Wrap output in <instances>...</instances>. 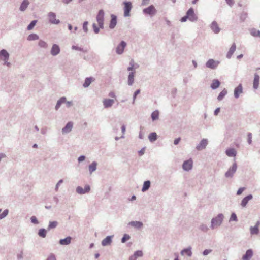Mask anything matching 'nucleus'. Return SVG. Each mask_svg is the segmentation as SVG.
Returning a JSON list of instances; mask_svg holds the SVG:
<instances>
[{"mask_svg":"<svg viewBox=\"0 0 260 260\" xmlns=\"http://www.w3.org/2000/svg\"><path fill=\"white\" fill-rule=\"evenodd\" d=\"M220 61L218 60H215L213 59H209L206 62V67L208 68L214 70L217 68L219 64Z\"/></svg>","mask_w":260,"mask_h":260,"instance_id":"obj_5","label":"nucleus"},{"mask_svg":"<svg viewBox=\"0 0 260 260\" xmlns=\"http://www.w3.org/2000/svg\"><path fill=\"white\" fill-rule=\"evenodd\" d=\"M103 105L105 108H108L111 107L114 103L113 99H104L103 101Z\"/></svg>","mask_w":260,"mask_h":260,"instance_id":"obj_20","label":"nucleus"},{"mask_svg":"<svg viewBox=\"0 0 260 260\" xmlns=\"http://www.w3.org/2000/svg\"><path fill=\"white\" fill-rule=\"evenodd\" d=\"M141 92V90L140 89H137L136 90L134 94H133V102L132 103L134 104L135 103V100L136 99V97L137 96L138 94H139Z\"/></svg>","mask_w":260,"mask_h":260,"instance_id":"obj_52","label":"nucleus"},{"mask_svg":"<svg viewBox=\"0 0 260 260\" xmlns=\"http://www.w3.org/2000/svg\"><path fill=\"white\" fill-rule=\"evenodd\" d=\"M85 158L86 157L85 155H81L78 158V161L79 163L81 162L85 159Z\"/></svg>","mask_w":260,"mask_h":260,"instance_id":"obj_64","label":"nucleus"},{"mask_svg":"<svg viewBox=\"0 0 260 260\" xmlns=\"http://www.w3.org/2000/svg\"><path fill=\"white\" fill-rule=\"evenodd\" d=\"M66 102V98L65 96H62L60 98L57 102L56 106L55 107V110H58L60 108V106L62 104L65 103Z\"/></svg>","mask_w":260,"mask_h":260,"instance_id":"obj_32","label":"nucleus"},{"mask_svg":"<svg viewBox=\"0 0 260 260\" xmlns=\"http://www.w3.org/2000/svg\"><path fill=\"white\" fill-rule=\"evenodd\" d=\"M63 180L62 179H60L58 181V182L57 183L56 186H55V190L57 191H58V188H59V185L63 183Z\"/></svg>","mask_w":260,"mask_h":260,"instance_id":"obj_61","label":"nucleus"},{"mask_svg":"<svg viewBox=\"0 0 260 260\" xmlns=\"http://www.w3.org/2000/svg\"><path fill=\"white\" fill-rule=\"evenodd\" d=\"M208 142V141L207 139H202L199 144L197 145L196 149L198 151L204 149L206 147Z\"/></svg>","mask_w":260,"mask_h":260,"instance_id":"obj_11","label":"nucleus"},{"mask_svg":"<svg viewBox=\"0 0 260 260\" xmlns=\"http://www.w3.org/2000/svg\"><path fill=\"white\" fill-rule=\"evenodd\" d=\"M73 123L72 122L70 121L68 122L65 126L62 129V134H68L70 132L73 128Z\"/></svg>","mask_w":260,"mask_h":260,"instance_id":"obj_15","label":"nucleus"},{"mask_svg":"<svg viewBox=\"0 0 260 260\" xmlns=\"http://www.w3.org/2000/svg\"><path fill=\"white\" fill-rule=\"evenodd\" d=\"M250 34L253 37H260V30L252 28L250 30Z\"/></svg>","mask_w":260,"mask_h":260,"instance_id":"obj_44","label":"nucleus"},{"mask_svg":"<svg viewBox=\"0 0 260 260\" xmlns=\"http://www.w3.org/2000/svg\"><path fill=\"white\" fill-rule=\"evenodd\" d=\"M156 12L157 10L153 5H151L143 10L144 14L149 15L151 17L155 15Z\"/></svg>","mask_w":260,"mask_h":260,"instance_id":"obj_3","label":"nucleus"},{"mask_svg":"<svg viewBox=\"0 0 260 260\" xmlns=\"http://www.w3.org/2000/svg\"><path fill=\"white\" fill-rule=\"evenodd\" d=\"M193 161L191 159L185 160L182 164V168L184 171H189L192 168Z\"/></svg>","mask_w":260,"mask_h":260,"instance_id":"obj_10","label":"nucleus"},{"mask_svg":"<svg viewBox=\"0 0 260 260\" xmlns=\"http://www.w3.org/2000/svg\"><path fill=\"white\" fill-rule=\"evenodd\" d=\"M72 49V50H78V51H82L84 53H87L88 52V50L87 49H85L82 47H79L77 45H73L71 47Z\"/></svg>","mask_w":260,"mask_h":260,"instance_id":"obj_42","label":"nucleus"},{"mask_svg":"<svg viewBox=\"0 0 260 260\" xmlns=\"http://www.w3.org/2000/svg\"><path fill=\"white\" fill-rule=\"evenodd\" d=\"M98 163L96 161H94L89 165V172L90 174H92L97 169Z\"/></svg>","mask_w":260,"mask_h":260,"instance_id":"obj_30","label":"nucleus"},{"mask_svg":"<svg viewBox=\"0 0 260 260\" xmlns=\"http://www.w3.org/2000/svg\"><path fill=\"white\" fill-rule=\"evenodd\" d=\"M49 22L52 24H58L60 23L59 19L56 18V14L54 12H50L48 14Z\"/></svg>","mask_w":260,"mask_h":260,"instance_id":"obj_7","label":"nucleus"},{"mask_svg":"<svg viewBox=\"0 0 260 260\" xmlns=\"http://www.w3.org/2000/svg\"><path fill=\"white\" fill-rule=\"evenodd\" d=\"M9 53L6 50L3 49L0 50V60H9Z\"/></svg>","mask_w":260,"mask_h":260,"instance_id":"obj_17","label":"nucleus"},{"mask_svg":"<svg viewBox=\"0 0 260 260\" xmlns=\"http://www.w3.org/2000/svg\"><path fill=\"white\" fill-rule=\"evenodd\" d=\"M253 198V196L252 194H248L247 196H246L245 197H244L242 201H241V205L243 207H245L248 201L250 200H251Z\"/></svg>","mask_w":260,"mask_h":260,"instance_id":"obj_26","label":"nucleus"},{"mask_svg":"<svg viewBox=\"0 0 260 260\" xmlns=\"http://www.w3.org/2000/svg\"><path fill=\"white\" fill-rule=\"evenodd\" d=\"M159 112L157 110L153 111L151 114V117L153 121L157 120L159 118Z\"/></svg>","mask_w":260,"mask_h":260,"instance_id":"obj_37","label":"nucleus"},{"mask_svg":"<svg viewBox=\"0 0 260 260\" xmlns=\"http://www.w3.org/2000/svg\"><path fill=\"white\" fill-rule=\"evenodd\" d=\"M92 80H93L92 77L86 78L85 79L84 82L83 84V87L85 88L88 87L91 84Z\"/></svg>","mask_w":260,"mask_h":260,"instance_id":"obj_40","label":"nucleus"},{"mask_svg":"<svg viewBox=\"0 0 260 260\" xmlns=\"http://www.w3.org/2000/svg\"><path fill=\"white\" fill-rule=\"evenodd\" d=\"M237 169V166L236 162H234L232 166L230 167L225 173V176L226 178L233 177Z\"/></svg>","mask_w":260,"mask_h":260,"instance_id":"obj_6","label":"nucleus"},{"mask_svg":"<svg viewBox=\"0 0 260 260\" xmlns=\"http://www.w3.org/2000/svg\"><path fill=\"white\" fill-rule=\"evenodd\" d=\"M245 187H240L238 189V190H237V195H240L242 193V192L244 191V190H245Z\"/></svg>","mask_w":260,"mask_h":260,"instance_id":"obj_62","label":"nucleus"},{"mask_svg":"<svg viewBox=\"0 0 260 260\" xmlns=\"http://www.w3.org/2000/svg\"><path fill=\"white\" fill-rule=\"evenodd\" d=\"M237 221L238 218L237 216L235 213L233 212L231 215L230 218V221Z\"/></svg>","mask_w":260,"mask_h":260,"instance_id":"obj_53","label":"nucleus"},{"mask_svg":"<svg viewBox=\"0 0 260 260\" xmlns=\"http://www.w3.org/2000/svg\"><path fill=\"white\" fill-rule=\"evenodd\" d=\"M210 28L212 30V31L216 34H218L220 31V28H219L217 23L215 21H213L211 25Z\"/></svg>","mask_w":260,"mask_h":260,"instance_id":"obj_14","label":"nucleus"},{"mask_svg":"<svg viewBox=\"0 0 260 260\" xmlns=\"http://www.w3.org/2000/svg\"><path fill=\"white\" fill-rule=\"evenodd\" d=\"M72 237L68 236L63 239H61L59 241V244L61 245H68L71 242Z\"/></svg>","mask_w":260,"mask_h":260,"instance_id":"obj_23","label":"nucleus"},{"mask_svg":"<svg viewBox=\"0 0 260 260\" xmlns=\"http://www.w3.org/2000/svg\"><path fill=\"white\" fill-rule=\"evenodd\" d=\"M121 132L122 133V135L120 137L121 138H124V135L125 134V131H126V126L125 125H122L121 126Z\"/></svg>","mask_w":260,"mask_h":260,"instance_id":"obj_59","label":"nucleus"},{"mask_svg":"<svg viewBox=\"0 0 260 260\" xmlns=\"http://www.w3.org/2000/svg\"><path fill=\"white\" fill-rule=\"evenodd\" d=\"M29 5V2L28 0H23L20 4L19 10L22 12L24 11L27 9Z\"/></svg>","mask_w":260,"mask_h":260,"instance_id":"obj_28","label":"nucleus"},{"mask_svg":"<svg viewBox=\"0 0 260 260\" xmlns=\"http://www.w3.org/2000/svg\"><path fill=\"white\" fill-rule=\"evenodd\" d=\"M260 77L257 73H255L254 76V79L253 81V88L254 89H258L259 87Z\"/></svg>","mask_w":260,"mask_h":260,"instance_id":"obj_19","label":"nucleus"},{"mask_svg":"<svg viewBox=\"0 0 260 260\" xmlns=\"http://www.w3.org/2000/svg\"><path fill=\"white\" fill-rule=\"evenodd\" d=\"M37 22V20H34L28 24V25L27 27V29L28 30H30L33 29V28L36 25V23Z\"/></svg>","mask_w":260,"mask_h":260,"instance_id":"obj_45","label":"nucleus"},{"mask_svg":"<svg viewBox=\"0 0 260 260\" xmlns=\"http://www.w3.org/2000/svg\"><path fill=\"white\" fill-rule=\"evenodd\" d=\"M236 49V46L235 43H234L232 46H231L229 51L228 52L226 57L230 59L232 56L233 54H234V52L235 51Z\"/></svg>","mask_w":260,"mask_h":260,"instance_id":"obj_24","label":"nucleus"},{"mask_svg":"<svg viewBox=\"0 0 260 260\" xmlns=\"http://www.w3.org/2000/svg\"><path fill=\"white\" fill-rule=\"evenodd\" d=\"M242 92H243L242 85L241 84H240L234 89V97L236 99H238L239 97L240 93H242Z\"/></svg>","mask_w":260,"mask_h":260,"instance_id":"obj_18","label":"nucleus"},{"mask_svg":"<svg viewBox=\"0 0 260 260\" xmlns=\"http://www.w3.org/2000/svg\"><path fill=\"white\" fill-rule=\"evenodd\" d=\"M126 43L124 41H121L116 48V53L118 55L122 54L126 46Z\"/></svg>","mask_w":260,"mask_h":260,"instance_id":"obj_8","label":"nucleus"},{"mask_svg":"<svg viewBox=\"0 0 260 260\" xmlns=\"http://www.w3.org/2000/svg\"><path fill=\"white\" fill-rule=\"evenodd\" d=\"M39 38V36L36 34H31L27 38V40L28 41H34L38 40Z\"/></svg>","mask_w":260,"mask_h":260,"instance_id":"obj_43","label":"nucleus"},{"mask_svg":"<svg viewBox=\"0 0 260 260\" xmlns=\"http://www.w3.org/2000/svg\"><path fill=\"white\" fill-rule=\"evenodd\" d=\"M47 230L44 228L39 229L38 233V235L42 238L46 237L47 235Z\"/></svg>","mask_w":260,"mask_h":260,"instance_id":"obj_41","label":"nucleus"},{"mask_svg":"<svg viewBox=\"0 0 260 260\" xmlns=\"http://www.w3.org/2000/svg\"><path fill=\"white\" fill-rule=\"evenodd\" d=\"M104 15L105 13L103 9H101L99 11L98 13L96 15V19L97 22L99 21H104Z\"/></svg>","mask_w":260,"mask_h":260,"instance_id":"obj_27","label":"nucleus"},{"mask_svg":"<svg viewBox=\"0 0 260 260\" xmlns=\"http://www.w3.org/2000/svg\"><path fill=\"white\" fill-rule=\"evenodd\" d=\"M149 141L151 142H153L156 141L157 139V135L155 132L151 133L148 136Z\"/></svg>","mask_w":260,"mask_h":260,"instance_id":"obj_39","label":"nucleus"},{"mask_svg":"<svg viewBox=\"0 0 260 260\" xmlns=\"http://www.w3.org/2000/svg\"><path fill=\"white\" fill-rule=\"evenodd\" d=\"M247 142L249 144H251L252 143V134L248 133L247 134Z\"/></svg>","mask_w":260,"mask_h":260,"instance_id":"obj_58","label":"nucleus"},{"mask_svg":"<svg viewBox=\"0 0 260 260\" xmlns=\"http://www.w3.org/2000/svg\"><path fill=\"white\" fill-rule=\"evenodd\" d=\"M253 255V251L252 249H248L245 253L242 256V260H250L251 257Z\"/></svg>","mask_w":260,"mask_h":260,"instance_id":"obj_16","label":"nucleus"},{"mask_svg":"<svg viewBox=\"0 0 260 260\" xmlns=\"http://www.w3.org/2000/svg\"><path fill=\"white\" fill-rule=\"evenodd\" d=\"M186 15L188 20L191 22H196L198 20V16L194 13V9L192 7L190 8L186 12Z\"/></svg>","mask_w":260,"mask_h":260,"instance_id":"obj_2","label":"nucleus"},{"mask_svg":"<svg viewBox=\"0 0 260 260\" xmlns=\"http://www.w3.org/2000/svg\"><path fill=\"white\" fill-rule=\"evenodd\" d=\"M124 16L129 17L130 16V12L132 8V4L130 1H124Z\"/></svg>","mask_w":260,"mask_h":260,"instance_id":"obj_4","label":"nucleus"},{"mask_svg":"<svg viewBox=\"0 0 260 260\" xmlns=\"http://www.w3.org/2000/svg\"><path fill=\"white\" fill-rule=\"evenodd\" d=\"M131 238L130 236L127 234H124L121 238V242L122 243H125L127 240H129Z\"/></svg>","mask_w":260,"mask_h":260,"instance_id":"obj_47","label":"nucleus"},{"mask_svg":"<svg viewBox=\"0 0 260 260\" xmlns=\"http://www.w3.org/2000/svg\"><path fill=\"white\" fill-rule=\"evenodd\" d=\"M225 153L229 157H235L237 154V152L234 148H229L226 150Z\"/></svg>","mask_w":260,"mask_h":260,"instance_id":"obj_33","label":"nucleus"},{"mask_svg":"<svg viewBox=\"0 0 260 260\" xmlns=\"http://www.w3.org/2000/svg\"><path fill=\"white\" fill-rule=\"evenodd\" d=\"M221 84V82L218 79H214L210 85L211 88L213 90L216 89L218 88Z\"/></svg>","mask_w":260,"mask_h":260,"instance_id":"obj_29","label":"nucleus"},{"mask_svg":"<svg viewBox=\"0 0 260 260\" xmlns=\"http://www.w3.org/2000/svg\"><path fill=\"white\" fill-rule=\"evenodd\" d=\"M46 260H56L55 255L51 253L49 255Z\"/></svg>","mask_w":260,"mask_h":260,"instance_id":"obj_60","label":"nucleus"},{"mask_svg":"<svg viewBox=\"0 0 260 260\" xmlns=\"http://www.w3.org/2000/svg\"><path fill=\"white\" fill-rule=\"evenodd\" d=\"M128 225L134 227L137 229H140L143 226V223L139 221H132L128 223Z\"/></svg>","mask_w":260,"mask_h":260,"instance_id":"obj_21","label":"nucleus"},{"mask_svg":"<svg viewBox=\"0 0 260 260\" xmlns=\"http://www.w3.org/2000/svg\"><path fill=\"white\" fill-rule=\"evenodd\" d=\"M151 186V182L149 180H146L144 182L142 188V192H145L148 190Z\"/></svg>","mask_w":260,"mask_h":260,"instance_id":"obj_34","label":"nucleus"},{"mask_svg":"<svg viewBox=\"0 0 260 260\" xmlns=\"http://www.w3.org/2000/svg\"><path fill=\"white\" fill-rule=\"evenodd\" d=\"M127 71H135L134 69V61L133 60H131L129 62V67L127 68Z\"/></svg>","mask_w":260,"mask_h":260,"instance_id":"obj_50","label":"nucleus"},{"mask_svg":"<svg viewBox=\"0 0 260 260\" xmlns=\"http://www.w3.org/2000/svg\"><path fill=\"white\" fill-rule=\"evenodd\" d=\"M117 23V17L114 14L111 15V20L109 23V28L111 29H114Z\"/></svg>","mask_w":260,"mask_h":260,"instance_id":"obj_12","label":"nucleus"},{"mask_svg":"<svg viewBox=\"0 0 260 260\" xmlns=\"http://www.w3.org/2000/svg\"><path fill=\"white\" fill-rule=\"evenodd\" d=\"M180 254L182 255H183L184 254L187 255L188 256L190 257L192 255V251H191V248L190 247L184 248L183 250H182L180 252Z\"/></svg>","mask_w":260,"mask_h":260,"instance_id":"obj_31","label":"nucleus"},{"mask_svg":"<svg viewBox=\"0 0 260 260\" xmlns=\"http://www.w3.org/2000/svg\"><path fill=\"white\" fill-rule=\"evenodd\" d=\"M2 209H0V212H1ZM9 213V210L8 209H5L3 211L2 213H0V219H2L6 217Z\"/></svg>","mask_w":260,"mask_h":260,"instance_id":"obj_46","label":"nucleus"},{"mask_svg":"<svg viewBox=\"0 0 260 260\" xmlns=\"http://www.w3.org/2000/svg\"><path fill=\"white\" fill-rule=\"evenodd\" d=\"M212 251V249H205L203 252V255L204 256L207 255L208 254Z\"/></svg>","mask_w":260,"mask_h":260,"instance_id":"obj_63","label":"nucleus"},{"mask_svg":"<svg viewBox=\"0 0 260 260\" xmlns=\"http://www.w3.org/2000/svg\"><path fill=\"white\" fill-rule=\"evenodd\" d=\"M58 223L56 221H49L48 226L47 227V230L50 231L51 229L56 228L58 225Z\"/></svg>","mask_w":260,"mask_h":260,"instance_id":"obj_36","label":"nucleus"},{"mask_svg":"<svg viewBox=\"0 0 260 260\" xmlns=\"http://www.w3.org/2000/svg\"><path fill=\"white\" fill-rule=\"evenodd\" d=\"M38 45L40 47L44 48H47L48 47V44H47V43L42 40H40L39 41Z\"/></svg>","mask_w":260,"mask_h":260,"instance_id":"obj_48","label":"nucleus"},{"mask_svg":"<svg viewBox=\"0 0 260 260\" xmlns=\"http://www.w3.org/2000/svg\"><path fill=\"white\" fill-rule=\"evenodd\" d=\"M93 31L95 34H98L99 33L100 29L99 27L97 26L95 23H93L92 24Z\"/></svg>","mask_w":260,"mask_h":260,"instance_id":"obj_56","label":"nucleus"},{"mask_svg":"<svg viewBox=\"0 0 260 260\" xmlns=\"http://www.w3.org/2000/svg\"><path fill=\"white\" fill-rule=\"evenodd\" d=\"M30 221L32 223H34L35 224H39V221H38L37 217L35 216H32L30 217Z\"/></svg>","mask_w":260,"mask_h":260,"instance_id":"obj_57","label":"nucleus"},{"mask_svg":"<svg viewBox=\"0 0 260 260\" xmlns=\"http://www.w3.org/2000/svg\"><path fill=\"white\" fill-rule=\"evenodd\" d=\"M224 215L222 213L218 214L216 217H213L211 221L210 228L214 230L220 226L223 221Z\"/></svg>","mask_w":260,"mask_h":260,"instance_id":"obj_1","label":"nucleus"},{"mask_svg":"<svg viewBox=\"0 0 260 260\" xmlns=\"http://www.w3.org/2000/svg\"><path fill=\"white\" fill-rule=\"evenodd\" d=\"M247 17V13L244 11H243L240 16V19L241 21L243 22L246 19Z\"/></svg>","mask_w":260,"mask_h":260,"instance_id":"obj_49","label":"nucleus"},{"mask_svg":"<svg viewBox=\"0 0 260 260\" xmlns=\"http://www.w3.org/2000/svg\"><path fill=\"white\" fill-rule=\"evenodd\" d=\"M136 73L135 71L130 72L128 76L127 84L129 86H132L134 82V76Z\"/></svg>","mask_w":260,"mask_h":260,"instance_id":"obj_25","label":"nucleus"},{"mask_svg":"<svg viewBox=\"0 0 260 260\" xmlns=\"http://www.w3.org/2000/svg\"><path fill=\"white\" fill-rule=\"evenodd\" d=\"M228 94V91L225 88H224L219 94L217 96V100L221 101L223 100L224 96Z\"/></svg>","mask_w":260,"mask_h":260,"instance_id":"obj_35","label":"nucleus"},{"mask_svg":"<svg viewBox=\"0 0 260 260\" xmlns=\"http://www.w3.org/2000/svg\"><path fill=\"white\" fill-rule=\"evenodd\" d=\"M60 52V48L59 46L56 44H53L51 49L50 53L52 56L57 55Z\"/></svg>","mask_w":260,"mask_h":260,"instance_id":"obj_13","label":"nucleus"},{"mask_svg":"<svg viewBox=\"0 0 260 260\" xmlns=\"http://www.w3.org/2000/svg\"><path fill=\"white\" fill-rule=\"evenodd\" d=\"M112 237L113 236H107L102 241V245L103 246H106L110 245L112 241Z\"/></svg>","mask_w":260,"mask_h":260,"instance_id":"obj_22","label":"nucleus"},{"mask_svg":"<svg viewBox=\"0 0 260 260\" xmlns=\"http://www.w3.org/2000/svg\"><path fill=\"white\" fill-rule=\"evenodd\" d=\"M250 232L251 235H258L259 232V228L257 227V225L254 226H251L250 228Z\"/></svg>","mask_w":260,"mask_h":260,"instance_id":"obj_38","label":"nucleus"},{"mask_svg":"<svg viewBox=\"0 0 260 260\" xmlns=\"http://www.w3.org/2000/svg\"><path fill=\"white\" fill-rule=\"evenodd\" d=\"M136 258L143 256V252L141 250L136 251L133 254Z\"/></svg>","mask_w":260,"mask_h":260,"instance_id":"obj_54","label":"nucleus"},{"mask_svg":"<svg viewBox=\"0 0 260 260\" xmlns=\"http://www.w3.org/2000/svg\"><path fill=\"white\" fill-rule=\"evenodd\" d=\"M90 190V186L89 185H86L84 188H83L81 186H77L76 189V191L79 194H84L88 193Z\"/></svg>","mask_w":260,"mask_h":260,"instance_id":"obj_9","label":"nucleus"},{"mask_svg":"<svg viewBox=\"0 0 260 260\" xmlns=\"http://www.w3.org/2000/svg\"><path fill=\"white\" fill-rule=\"evenodd\" d=\"M199 229H200V230H201V231H202L204 232H206L209 230V228H208V226L206 224H202L200 226Z\"/></svg>","mask_w":260,"mask_h":260,"instance_id":"obj_55","label":"nucleus"},{"mask_svg":"<svg viewBox=\"0 0 260 260\" xmlns=\"http://www.w3.org/2000/svg\"><path fill=\"white\" fill-rule=\"evenodd\" d=\"M88 22L87 21H84L83 23V30L86 34L87 33L88 31Z\"/></svg>","mask_w":260,"mask_h":260,"instance_id":"obj_51","label":"nucleus"}]
</instances>
